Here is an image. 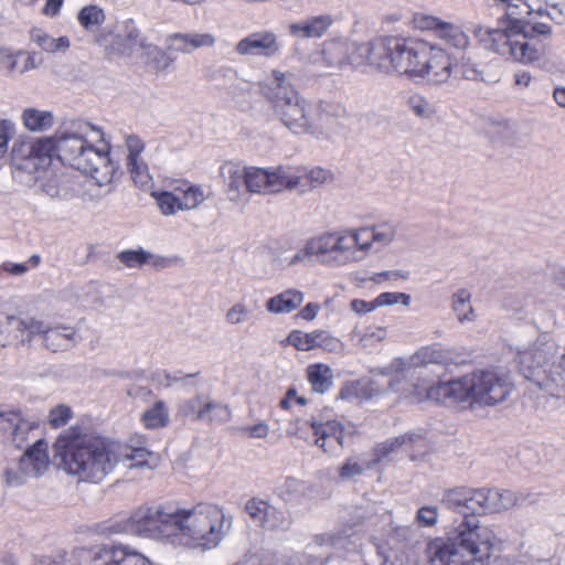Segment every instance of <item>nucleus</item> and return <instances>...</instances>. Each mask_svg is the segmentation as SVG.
Here are the masks:
<instances>
[{"label": "nucleus", "instance_id": "nucleus-5", "mask_svg": "<svg viewBox=\"0 0 565 565\" xmlns=\"http://www.w3.org/2000/svg\"><path fill=\"white\" fill-rule=\"evenodd\" d=\"M58 139L61 161L89 175L100 188L110 185L116 167L98 126L74 121L58 129Z\"/></svg>", "mask_w": 565, "mask_h": 565}, {"label": "nucleus", "instance_id": "nucleus-49", "mask_svg": "<svg viewBox=\"0 0 565 565\" xmlns=\"http://www.w3.org/2000/svg\"><path fill=\"white\" fill-rule=\"evenodd\" d=\"M414 438L412 435H403L395 437L393 439H390L381 445H379L375 448L376 455L381 457H386L391 452L395 451L396 449L401 448L403 445L407 443H413Z\"/></svg>", "mask_w": 565, "mask_h": 565}, {"label": "nucleus", "instance_id": "nucleus-38", "mask_svg": "<svg viewBox=\"0 0 565 565\" xmlns=\"http://www.w3.org/2000/svg\"><path fill=\"white\" fill-rule=\"evenodd\" d=\"M105 12L97 6L84 7L77 15L79 24L89 32L97 30L105 21Z\"/></svg>", "mask_w": 565, "mask_h": 565}, {"label": "nucleus", "instance_id": "nucleus-16", "mask_svg": "<svg viewBox=\"0 0 565 565\" xmlns=\"http://www.w3.org/2000/svg\"><path fill=\"white\" fill-rule=\"evenodd\" d=\"M550 366L547 354L542 349H530L519 354L520 372L541 388L548 390L554 385L551 381Z\"/></svg>", "mask_w": 565, "mask_h": 565}, {"label": "nucleus", "instance_id": "nucleus-63", "mask_svg": "<svg viewBox=\"0 0 565 565\" xmlns=\"http://www.w3.org/2000/svg\"><path fill=\"white\" fill-rule=\"evenodd\" d=\"M351 308L356 313H367L377 308V306H375V299L371 302L362 299H354L351 301Z\"/></svg>", "mask_w": 565, "mask_h": 565}, {"label": "nucleus", "instance_id": "nucleus-36", "mask_svg": "<svg viewBox=\"0 0 565 565\" xmlns=\"http://www.w3.org/2000/svg\"><path fill=\"white\" fill-rule=\"evenodd\" d=\"M249 518L260 526H273L276 520V510L266 501L253 499L249 500Z\"/></svg>", "mask_w": 565, "mask_h": 565}, {"label": "nucleus", "instance_id": "nucleus-57", "mask_svg": "<svg viewBox=\"0 0 565 565\" xmlns=\"http://www.w3.org/2000/svg\"><path fill=\"white\" fill-rule=\"evenodd\" d=\"M399 300L404 305L409 303V296L403 292H382L375 298V306H388L397 303Z\"/></svg>", "mask_w": 565, "mask_h": 565}, {"label": "nucleus", "instance_id": "nucleus-10", "mask_svg": "<svg viewBox=\"0 0 565 565\" xmlns=\"http://www.w3.org/2000/svg\"><path fill=\"white\" fill-rule=\"evenodd\" d=\"M152 196L160 212L170 216L198 209L209 199L210 193L202 185L182 182L173 191L153 192Z\"/></svg>", "mask_w": 565, "mask_h": 565}, {"label": "nucleus", "instance_id": "nucleus-32", "mask_svg": "<svg viewBox=\"0 0 565 565\" xmlns=\"http://www.w3.org/2000/svg\"><path fill=\"white\" fill-rule=\"evenodd\" d=\"M147 429H158L168 426L170 422L169 407L163 401H157L145 409L140 418Z\"/></svg>", "mask_w": 565, "mask_h": 565}, {"label": "nucleus", "instance_id": "nucleus-15", "mask_svg": "<svg viewBox=\"0 0 565 565\" xmlns=\"http://www.w3.org/2000/svg\"><path fill=\"white\" fill-rule=\"evenodd\" d=\"M413 24L417 30L431 32L456 50H466L469 45V36L459 25L443 21L437 17L416 13L413 17Z\"/></svg>", "mask_w": 565, "mask_h": 565}, {"label": "nucleus", "instance_id": "nucleus-58", "mask_svg": "<svg viewBox=\"0 0 565 565\" xmlns=\"http://www.w3.org/2000/svg\"><path fill=\"white\" fill-rule=\"evenodd\" d=\"M292 403H296L300 406H306L308 399L305 396H299L295 387H289L284 398L280 399L279 406L285 411H289L291 408Z\"/></svg>", "mask_w": 565, "mask_h": 565}, {"label": "nucleus", "instance_id": "nucleus-56", "mask_svg": "<svg viewBox=\"0 0 565 565\" xmlns=\"http://www.w3.org/2000/svg\"><path fill=\"white\" fill-rule=\"evenodd\" d=\"M352 231L335 232L337 253L356 249Z\"/></svg>", "mask_w": 565, "mask_h": 565}, {"label": "nucleus", "instance_id": "nucleus-44", "mask_svg": "<svg viewBox=\"0 0 565 565\" xmlns=\"http://www.w3.org/2000/svg\"><path fill=\"white\" fill-rule=\"evenodd\" d=\"M470 297V292L466 289H460L454 295L452 308L461 322L471 320L470 315L473 313V309L469 305Z\"/></svg>", "mask_w": 565, "mask_h": 565}, {"label": "nucleus", "instance_id": "nucleus-64", "mask_svg": "<svg viewBox=\"0 0 565 565\" xmlns=\"http://www.w3.org/2000/svg\"><path fill=\"white\" fill-rule=\"evenodd\" d=\"M33 565H64V556H34Z\"/></svg>", "mask_w": 565, "mask_h": 565}, {"label": "nucleus", "instance_id": "nucleus-17", "mask_svg": "<svg viewBox=\"0 0 565 565\" xmlns=\"http://www.w3.org/2000/svg\"><path fill=\"white\" fill-rule=\"evenodd\" d=\"M289 190H300L301 192L312 190L333 180V174L330 170L315 167L307 168L302 166L287 167V175Z\"/></svg>", "mask_w": 565, "mask_h": 565}, {"label": "nucleus", "instance_id": "nucleus-9", "mask_svg": "<svg viewBox=\"0 0 565 565\" xmlns=\"http://www.w3.org/2000/svg\"><path fill=\"white\" fill-rule=\"evenodd\" d=\"M96 40L108 55L131 57L146 54L149 56L158 51L156 46L143 43L139 30L131 20L118 23L114 29L104 30Z\"/></svg>", "mask_w": 565, "mask_h": 565}, {"label": "nucleus", "instance_id": "nucleus-48", "mask_svg": "<svg viewBox=\"0 0 565 565\" xmlns=\"http://www.w3.org/2000/svg\"><path fill=\"white\" fill-rule=\"evenodd\" d=\"M73 416L71 407L66 405H57L49 413L47 420L53 428L65 426Z\"/></svg>", "mask_w": 565, "mask_h": 565}, {"label": "nucleus", "instance_id": "nucleus-22", "mask_svg": "<svg viewBox=\"0 0 565 565\" xmlns=\"http://www.w3.org/2000/svg\"><path fill=\"white\" fill-rule=\"evenodd\" d=\"M332 24L333 18L329 14L310 17L289 24V33L298 39H317L323 36Z\"/></svg>", "mask_w": 565, "mask_h": 565}, {"label": "nucleus", "instance_id": "nucleus-51", "mask_svg": "<svg viewBox=\"0 0 565 565\" xmlns=\"http://www.w3.org/2000/svg\"><path fill=\"white\" fill-rule=\"evenodd\" d=\"M167 47L170 51L189 54L191 47L189 44V33H174L168 36Z\"/></svg>", "mask_w": 565, "mask_h": 565}, {"label": "nucleus", "instance_id": "nucleus-54", "mask_svg": "<svg viewBox=\"0 0 565 565\" xmlns=\"http://www.w3.org/2000/svg\"><path fill=\"white\" fill-rule=\"evenodd\" d=\"M362 391L360 382H349L340 388L338 398L342 401H360Z\"/></svg>", "mask_w": 565, "mask_h": 565}, {"label": "nucleus", "instance_id": "nucleus-21", "mask_svg": "<svg viewBox=\"0 0 565 565\" xmlns=\"http://www.w3.org/2000/svg\"><path fill=\"white\" fill-rule=\"evenodd\" d=\"M310 427L315 437V444L324 452H329L328 444L334 440L338 446H343L344 426L339 420L310 422Z\"/></svg>", "mask_w": 565, "mask_h": 565}, {"label": "nucleus", "instance_id": "nucleus-45", "mask_svg": "<svg viewBox=\"0 0 565 565\" xmlns=\"http://www.w3.org/2000/svg\"><path fill=\"white\" fill-rule=\"evenodd\" d=\"M120 565H154V563L134 547L121 544Z\"/></svg>", "mask_w": 565, "mask_h": 565}, {"label": "nucleus", "instance_id": "nucleus-20", "mask_svg": "<svg viewBox=\"0 0 565 565\" xmlns=\"http://www.w3.org/2000/svg\"><path fill=\"white\" fill-rule=\"evenodd\" d=\"M227 196L237 201L247 188V166L245 163L226 162L221 168Z\"/></svg>", "mask_w": 565, "mask_h": 565}, {"label": "nucleus", "instance_id": "nucleus-2", "mask_svg": "<svg viewBox=\"0 0 565 565\" xmlns=\"http://www.w3.org/2000/svg\"><path fill=\"white\" fill-rule=\"evenodd\" d=\"M504 494L498 490L469 489L463 520L451 536H438L426 544L425 555L430 565H491L497 535L481 526L477 514L500 512L508 508Z\"/></svg>", "mask_w": 565, "mask_h": 565}, {"label": "nucleus", "instance_id": "nucleus-18", "mask_svg": "<svg viewBox=\"0 0 565 565\" xmlns=\"http://www.w3.org/2000/svg\"><path fill=\"white\" fill-rule=\"evenodd\" d=\"M287 167H279L274 171L260 168L249 169V192L276 193L289 190Z\"/></svg>", "mask_w": 565, "mask_h": 565}, {"label": "nucleus", "instance_id": "nucleus-62", "mask_svg": "<svg viewBox=\"0 0 565 565\" xmlns=\"http://www.w3.org/2000/svg\"><path fill=\"white\" fill-rule=\"evenodd\" d=\"M247 317L244 305H235L226 313V320L228 323L236 324L244 321Z\"/></svg>", "mask_w": 565, "mask_h": 565}, {"label": "nucleus", "instance_id": "nucleus-7", "mask_svg": "<svg viewBox=\"0 0 565 565\" xmlns=\"http://www.w3.org/2000/svg\"><path fill=\"white\" fill-rule=\"evenodd\" d=\"M274 79L266 92L275 114L295 134L311 131L317 125L318 108L301 98L284 73L275 71Z\"/></svg>", "mask_w": 565, "mask_h": 565}, {"label": "nucleus", "instance_id": "nucleus-53", "mask_svg": "<svg viewBox=\"0 0 565 565\" xmlns=\"http://www.w3.org/2000/svg\"><path fill=\"white\" fill-rule=\"evenodd\" d=\"M364 466L353 458H349L338 470L341 480H349L353 477L362 475Z\"/></svg>", "mask_w": 565, "mask_h": 565}, {"label": "nucleus", "instance_id": "nucleus-55", "mask_svg": "<svg viewBox=\"0 0 565 565\" xmlns=\"http://www.w3.org/2000/svg\"><path fill=\"white\" fill-rule=\"evenodd\" d=\"M438 520L436 507H423L417 511L416 521L420 526H434Z\"/></svg>", "mask_w": 565, "mask_h": 565}, {"label": "nucleus", "instance_id": "nucleus-11", "mask_svg": "<svg viewBox=\"0 0 565 565\" xmlns=\"http://www.w3.org/2000/svg\"><path fill=\"white\" fill-rule=\"evenodd\" d=\"M49 466L47 443L42 438H38L33 445L25 450L17 467H11L7 470V481L12 486L21 484L26 478L42 476L49 469Z\"/></svg>", "mask_w": 565, "mask_h": 565}, {"label": "nucleus", "instance_id": "nucleus-25", "mask_svg": "<svg viewBox=\"0 0 565 565\" xmlns=\"http://www.w3.org/2000/svg\"><path fill=\"white\" fill-rule=\"evenodd\" d=\"M22 126L25 130L36 134L50 130L55 122L53 111L36 107H25L20 116Z\"/></svg>", "mask_w": 565, "mask_h": 565}, {"label": "nucleus", "instance_id": "nucleus-12", "mask_svg": "<svg viewBox=\"0 0 565 565\" xmlns=\"http://www.w3.org/2000/svg\"><path fill=\"white\" fill-rule=\"evenodd\" d=\"M475 375V403L495 405L503 402L512 392L513 383L509 375L494 370H481Z\"/></svg>", "mask_w": 565, "mask_h": 565}, {"label": "nucleus", "instance_id": "nucleus-13", "mask_svg": "<svg viewBox=\"0 0 565 565\" xmlns=\"http://www.w3.org/2000/svg\"><path fill=\"white\" fill-rule=\"evenodd\" d=\"M33 180L35 192L53 201H68L81 193L77 181L63 170L44 171Z\"/></svg>", "mask_w": 565, "mask_h": 565}, {"label": "nucleus", "instance_id": "nucleus-59", "mask_svg": "<svg viewBox=\"0 0 565 565\" xmlns=\"http://www.w3.org/2000/svg\"><path fill=\"white\" fill-rule=\"evenodd\" d=\"M126 147L128 150V161L140 159L139 156L143 151L145 145L142 140L137 136L126 137Z\"/></svg>", "mask_w": 565, "mask_h": 565}, {"label": "nucleus", "instance_id": "nucleus-41", "mask_svg": "<svg viewBox=\"0 0 565 565\" xmlns=\"http://www.w3.org/2000/svg\"><path fill=\"white\" fill-rule=\"evenodd\" d=\"M15 343V316L0 310V347Z\"/></svg>", "mask_w": 565, "mask_h": 565}, {"label": "nucleus", "instance_id": "nucleus-4", "mask_svg": "<svg viewBox=\"0 0 565 565\" xmlns=\"http://www.w3.org/2000/svg\"><path fill=\"white\" fill-rule=\"evenodd\" d=\"M54 457L61 468L81 481H103L120 461L121 445L106 437L73 426L54 443Z\"/></svg>", "mask_w": 565, "mask_h": 565}, {"label": "nucleus", "instance_id": "nucleus-52", "mask_svg": "<svg viewBox=\"0 0 565 565\" xmlns=\"http://www.w3.org/2000/svg\"><path fill=\"white\" fill-rule=\"evenodd\" d=\"M216 42V38L212 33H189V44L191 53L198 49L212 47Z\"/></svg>", "mask_w": 565, "mask_h": 565}, {"label": "nucleus", "instance_id": "nucleus-31", "mask_svg": "<svg viewBox=\"0 0 565 565\" xmlns=\"http://www.w3.org/2000/svg\"><path fill=\"white\" fill-rule=\"evenodd\" d=\"M303 301L302 292L287 289L267 301V309L275 313H288L296 310Z\"/></svg>", "mask_w": 565, "mask_h": 565}, {"label": "nucleus", "instance_id": "nucleus-30", "mask_svg": "<svg viewBox=\"0 0 565 565\" xmlns=\"http://www.w3.org/2000/svg\"><path fill=\"white\" fill-rule=\"evenodd\" d=\"M329 335L323 330H315L303 332L301 330H292L288 335V342L300 351H310L323 347Z\"/></svg>", "mask_w": 565, "mask_h": 565}, {"label": "nucleus", "instance_id": "nucleus-46", "mask_svg": "<svg viewBox=\"0 0 565 565\" xmlns=\"http://www.w3.org/2000/svg\"><path fill=\"white\" fill-rule=\"evenodd\" d=\"M150 254L143 249L124 250L118 255L119 260L130 268H137L148 263Z\"/></svg>", "mask_w": 565, "mask_h": 565}, {"label": "nucleus", "instance_id": "nucleus-26", "mask_svg": "<svg viewBox=\"0 0 565 565\" xmlns=\"http://www.w3.org/2000/svg\"><path fill=\"white\" fill-rule=\"evenodd\" d=\"M306 380L310 385L311 392L316 394H326L333 386V371L324 363H311L306 369Z\"/></svg>", "mask_w": 565, "mask_h": 565}, {"label": "nucleus", "instance_id": "nucleus-43", "mask_svg": "<svg viewBox=\"0 0 565 565\" xmlns=\"http://www.w3.org/2000/svg\"><path fill=\"white\" fill-rule=\"evenodd\" d=\"M444 361V352L434 347H424L412 356L413 364L418 366L426 364H439Z\"/></svg>", "mask_w": 565, "mask_h": 565}, {"label": "nucleus", "instance_id": "nucleus-47", "mask_svg": "<svg viewBox=\"0 0 565 565\" xmlns=\"http://www.w3.org/2000/svg\"><path fill=\"white\" fill-rule=\"evenodd\" d=\"M128 164L135 183L140 188L149 186L151 177L148 172L147 164L141 159L128 161Z\"/></svg>", "mask_w": 565, "mask_h": 565}, {"label": "nucleus", "instance_id": "nucleus-60", "mask_svg": "<svg viewBox=\"0 0 565 565\" xmlns=\"http://www.w3.org/2000/svg\"><path fill=\"white\" fill-rule=\"evenodd\" d=\"M30 270V266L26 263H13V262H3L0 264V275L2 273L12 275V276H23Z\"/></svg>", "mask_w": 565, "mask_h": 565}, {"label": "nucleus", "instance_id": "nucleus-14", "mask_svg": "<svg viewBox=\"0 0 565 565\" xmlns=\"http://www.w3.org/2000/svg\"><path fill=\"white\" fill-rule=\"evenodd\" d=\"M427 398L447 406H462L475 403L473 373L458 380L441 382L427 390Z\"/></svg>", "mask_w": 565, "mask_h": 565}, {"label": "nucleus", "instance_id": "nucleus-19", "mask_svg": "<svg viewBox=\"0 0 565 565\" xmlns=\"http://www.w3.org/2000/svg\"><path fill=\"white\" fill-rule=\"evenodd\" d=\"M38 428L34 422H30L15 411H0V430L12 434V441L18 448H22L30 439L31 434Z\"/></svg>", "mask_w": 565, "mask_h": 565}, {"label": "nucleus", "instance_id": "nucleus-34", "mask_svg": "<svg viewBox=\"0 0 565 565\" xmlns=\"http://www.w3.org/2000/svg\"><path fill=\"white\" fill-rule=\"evenodd\" d=\"M279 50L277 38L271 32L249 34V53L271 56Z\"/></svg>", "mask_w": 565, "mask_h": 565}, {"label": "nucleus", "instance_id": "nucleus-39", "mask_svg": "<svg viewBox=\"0 0 565 565\" xmlns=\"http://www.w3.org/2000/svg\"><path fill=\"white\" fill-rule=\"evenodd\" d=\"M469 488L457 487L444 493L443 503L450 510L463 514Z\"/></svg>", "mask_w": 565, "mask_h": 565}, {"label": "nucleus", "instance_id": "nucleus-3", "mask_svg": "<svg viewBox=\"0 0 565 565\" xmlns=\"http://www.w3.org/2000/svg\"><path fill=\"white\" fill-rule=\"evenodd\" d=\"M369 63L385 73H396L411 79L445 83L451 75L452 61L443 47L426 40L385 35L373 40L367 52Z\"/></svg>", "mask_w": 565, "mask_h": 565}, {"label": "nucleus", "instance_id": "nucleus-29", "mask_svg": "<svg viewBox=\"0 0 565 565\" xmlns=\"http://www.w3.org/2000/svg\"><path fill=\"white\" fill-rule=\"evenodd\" d=\"M356 249L367 250L373 243L386 244L392 241L394 232L391 227H361L352 231Z\"/></svg>", "mask_w": 565, "mask_h": 565}, {"label": "nucleus", "instance_id": "nucleus-40", "mask_svg": "<svg viewBox=\"0 0 565 565\" xmlns=\"http://www.w3.org/2000/svg\"><path fill=\"white\" fill-rule=\"evenodd\" d=\"M335 246V233H324L310 239L307 244V250L310 254L324 255L337 253Z\"/></svg>", "mask_w": 565, "mask_h": 565}, {"label": "nucleus", "instance_id": "nucleus-24", "mask_svg": "<svg viewBox=\"0 0 565 565\" xmlns=\"http://www.w3.org/2000/svg\"><path fill=\"white\" fill-rule=\"evenodd\" d=\"M36 53L31 51L18 50L13 51L10 49L0 50V63L3 64L9 72H18L24 74L29 71L39 67V63L35 60Z\"/></svg>", "mask_w": 565, "mask_h": 565}, {"label": "nucleus", "instance_id": "nucleus-28", "mask_svg": "<svg viewBox=\"0 0 565 565\" xmlns=\"http://www.w3.org/2000/svg\"><path fill=\"white\" fill-rule=\"evenodd\" d=\"M121 544H100L89 548L84 565H120Z\"/></svg>", "mask_w": 565, "mask_h": 565}, {"label": "nucleus", "instance_id": "nucleus-27", "mask_svg": "<svg viewBox=\"0 0 565 565\" xmlns=\"http://www.w3.org/2000/svg\"><path fill=\"white\" fill-rule=\"evenodd\" d=\"M49 321L35 316H15V343L17 342H29L35 335L44 334Z\"/></svg>", "mask_w": 565, "mask_h": 565}, {"label": "nucleus", "instance_id": "nucleus-50", "mask_svg": "<svg viewBox=\"0 0 565 565\" xmlns=\"http://www.w3.org/2000/svg\"><path fill=\"white\" fill-rule=\"evenodd\" d=\"M17 127L11 119H0V158L8 151L9 141L13 138Z\"/></svg>", "mask_w": 565, "mask_h": 565}, {"label": "nucleus", "instance_id": "nucleus-23", "mask_svg": "<svg viewBox=\"0 0 565 565\" xmlns=\"http://www.w3.org/2000/svg\"><path fill=\"white\" fill-rule=\"evenodd\" d=\"M42 339L49 350L64 351L76 343V331L70 326L49 323Z\"/></svg>", "mask_w": 565, "mask_h": 565}, {"label": "nucleus", "instance_id": "nucleus-35", "mask_svg": "<svg viewBox=\"0 0 565 565\" xmlns=\"http://www.w3.org/2000/svg\"><path fill=\"white\" fill-rule=\"evenodd\" d=\"M209 406V396L196 395L180 403L178 407V415L191 419L202 420L205 418V411Z\"/></svg>", "mask_w": 565, "mask_h": 565}, {"label": "nucleus", "instance_id": "nucleus-42", "mask_svg": "<svg viewBox=\"0 0 565 565\" xmlns=\"http://www.w3.org/2000/svg\"><path fill=\"white\" fill-rule=\"evenodd\" d=\"M232 417L231 409L221 403H217L209 397V406L205 411V418L203 422L211 424H224Z\"/></svg>", "mask_w": 565, "mask_h": 565}, {"label": "nucleus", "instance_id": "nucleus-6", "mask_svg": "<svg viewBox=\"0 0 565 565\" xmlns=\"http://www.w3.org/2000/svg\"><path fill=\"white\" fill-rule=\"evenodd\" d=\"M552 29L546 23H525L521 28L488 30L481 38L484 47L522 64H534L550 51Z\"/></svg>", "mask_w": 565, "mask_h": 565}, {"label": "nucleus", "instance_id": "nucleus-61", "mask_svg": "<svg viewBox=\"0 0 565 565\" xmlns=\"http://www.w3.org/2000/svg\"><path fill=\"white\" fill-rule=\"evenodd\" d=\"M409 105L412 110L419 117H427L430 114V104L422 96H412Z\"/></svg>", "mask_w": 565, "mask_h": 565}, {"label": "nucleus", "instance_id": "nucleus-37", "mask_svg": "<svg viewBox=\"0 0 565 565\" xmlns=\"http://www.w3.org/2000/svg\"><path fill=\"white\" fill-rule=\"evenodd\" d=\"M120 460L129 462L128 468L147 466L153 468L158 463V456L146 448H135L129 452H124L121 447Z\"/></svg>", "mask_w": 565, "mask_h": 565}, {"label": "nucleus", "instance_id": "nucleus-33", "mask_svg": "<svg viewBox=\"0 0 565 565\" xmlns=\"http://www.w3.org/2000/svg\"><path fill=\"white\" fill-rule=\"evenodd\" d=\"M30 40L41 50L47 53L65 52L70 47V39L67 36L54 38L42 29H32Z\"/></svg>", "mask_w": 565, "mask_h": 565}, {"label": "nucleus", "instance_id": "nucleus-1", "mask_svg": "<svg viewBox=\"0 0 565 565\" xmlns=\"http://www.w3.org/2000/svg\"><path fill=\"white\" fill-rule=\"evenodd\" d=\"M228 529L221 507L201 502L175 509L142 505L129 518L115 521L109 531L166 541L183 550L210 551L221 544Z\"/></svg>", "mask_w": 565, "mask_h": 565}, {"label": "nucleus", "instance_id": "nucleus-8", "mask_svg": "<svg viewBox=\"0 0 565 565\" xmlns=\"http://www.w3.org/2000/svg\"><path fill=\"white\" fill-rule=\"evenodd\" d=\"M55 154L60 158L58 130L51 136L38 138L30 145L18 140L12 146V159L17 170L29 171L34 175L47 171Z\"/></svg>", "mask_w": 565, "mask_h": 565}]
</instances>
